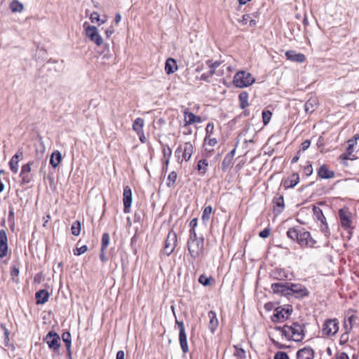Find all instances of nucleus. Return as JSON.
I'll use <instances>...</instances> for the list:
<instances>
[{
    "label": "nucleus",
    "mask_w": 359,
    "mask_h": 359,
    "mask_svg": "<svg viewBox=\"0 0 359 359\" xmlns=\"http://www.w3.org/2000/svg\"><path fill=\"white\" fill-rule=\"evenodd\" d=\"M282 333L287 338L292 337L295 341H301L304 337L303 325L297 322H294L292 325H285L282 328Z\"/></svg>",
    "instance_id": "1"
},
{
    "label": "nucleus",
    "mask_w": 359,
    "mask_h": 359,
    "mask_svg": "<svg viewBox=\"0 0 359 359\" xmlns=\"http://www.w3.org/2000/svg\"><path fill=\"white\" fill-rule=\"evenodd\" d=\"M339 217L341 227L346 231V238L350 240L354 229L353 215L348 208H341L339 210Z\"/></svg>",
    "instance_id": "2"
},
{
    "label": "nucleus",
    "mask_w": 359,
    "mask_h": 359,
    "mask_svg": "<svg viewBox=\"0 0 359 359\" xmlns=\"http://www.w3.org/2000/svg\"><path fill=\"white\" fill-rule=\"evenodd\" d=\"M255 81L252 75L245 71L238 72L233 76V83L238 88H245L252 85Z\"/></svg>",
    "instance_id": "3"
},
{
    "label": "nucleus",
    "mask_w": 359,
    "mask_h": 359,
    "mask_svg": "<svg viewBox=\"0 0 359 359\" xmlns=\"http://www.w3.org/2000/svg\"><path fill=\"white\" fill-rule=\"evenodd\" d=\"M43 341L46 343L48 348L54 353H57L61 346L60 335L53 330H50L43 337Z\"/></svg>",
    "instance_id": "4"
},
{
    "label": "nucleus",
    "mask_w": 359,
    "mask_h": 359,
    "mask_svg": "<svg viewBox=\"0 0 359 359\" xmlns=\"http://www.w3.org/2000/svg\"><path fill=\"white\" fill-rule=\"evenodd\" d=\"M33 163V161H29L22 166L20 173V177L21 178V186H25L34 180L33 174L31 172V167Z\"/></svg>",
    "instance_id": "5"
},
{
    "label": "nucleus",
    "mask_w": 359,
    "mask_h": 359,
    "mask_svg": "<svg viewBox=\"0 0 359 359\" xmlns=\"http://www.w3.org/2000/svg\"><path fill=\"white\" fill-rule=\"evenodd\" d=\"M204 248V238H200L199 241H188V250L191 256L196 258L203 252Z\"/></svg>",
    "instance_id": "6"
},
{
    "label": "nucleus",
    "mask_w": 359,
    "mask_h": 359,
    "mask_svg": "<svg viewBox=\"0 0 359 359\" xmlns=\"http://www.w3.org/2000/svg\"><path fill=\"white\" fill-rule=\"evenodd\" d=\"M177 244V235L173 231H170L165 241L163 252L170 255L174 250Z\"/></svg>",
    "instance_id": "7"
},
{
    "label": "nucleus",
    "mask_w": 359,
    "mask_h": 359,
    "mask_svg": "<svg viewBox=\"0 0 359 359\" xmlns=\"http://www.w3.org/2000/svg\"><path fill=\"white\" fill-rule=\"evenodd\" d=\"M339 330V322L337 319H330L326 320L322 328L323 334L326 336H333Z\"/></svg>",
    "instance_id": "8"
},
{
    "label": "nucleus",
    "mask_w": 359,
    "mask_h": 359,
    "mask_svg": "<svg viewBox=\"0 0 359 359\" xmlns=\"http://www.w3.org/2000/svg\"><path fill=\"white\" fill-rule=\"evenodd\" d=\"M86 23H84L86 34L93 41L97 46H101L103 43V39L99 34L97 27L95 26L88 25L86 27Z\"/></svg>",
    "instance_id": "9"
},
{
    "label": "nucleus",
    "mask_w": 359,
    "mask_h": 359,
    "mask_svg": "<svg viewBox=\"0 0 359 359\" xmlns=\"http://www.w3.org/2000/svg\"><path fill=\"white\" fill-rule=\"evenodd\" d=\"M292 312V308L285 309L278 307L274 311V313L271 317V320L273 323H279L289 318Z\"/></svg>",
    "instance_id": "10"
},
{
    "label": "nucleus",
    "mask_w": 359,
    "mask_h": 359,
    "mask_svg": "<svg viewBox=\"0 0 359 359\" xmlns=\"http://www.w3.org/2000/svg\"><path fill=\"white\" fill-rule=\"evenodd\" d=\"M297 242L302 247H313L316 243V241L312 238L311 233L304 229H300Z\"/></svg>",
    "instance_id": "11"
},
{
    "label": "nucleus",
    "mask_w": 359,
    "mask_h": 359,
    "mask_svg": "<svg viewBox=\"0 0 359 359\" xmlns=\"http://www.w3.org/2000/svg\"><path fill=\"white\" fill-rule=\"evenodd\" d=\"M291 294L295 295L296 297H304L309 294L307 288L301 284L290 283Z\"/></svg>",
    "instance_id": "12"
},
{
    "label": "nucleus",
    "mask_w": 359,
    "mask_h": 359,
    "mask_svg": "<svg viewBox=\"0 0 359 359\" xmlns=\"http://www.w3.org/2000/svg\"><path fill=\"white\" fill-rule=\"evenodd\" d=\"M180 327V334H179V340L181 346V348L182 351L186 353L189 351V347L187 344V334L185 332V329L184 327V324L182 322L177 323Z\"/></svg>",
    "instance_id": "13"
},
{
    "label": "nucleus",
    "mask_w": 359,
    "mask_h": 359,
    "mask_svg": "<svg viewBox=\"0 0 359 359\" xmlns=\"http://www.w3.org/2000/svg\"><path fill=\"white\" fill-rule=\"evenodd\" d=\"M8 253V238L4 229L0 230V258L6 256Z\"/></svg>",
    "instance_id": "14"
},
{
    "label": "nucleus",
    "mask_w": 359,
    "mask_h": 359,
    "mask_svg": "<svg viewBox=\"0 0 359 359\" xmlns=\"http://www.w3.org/2000/svg\"><path fill=\"white\" fill-rule=\"evenodd\" d=\"M315 352L310 346L304 347L297 351L296 353L297 359H313Z\"/></svg>",
    "instance_id": "15"
},
{
    "label": "nucleus",
    "mask_w": 359,
    "mask_h": 359,
    "mask_svg": "<svg viewBox=\"0 0 359 359\" xmlns=\"http://www.w3.org/2000/svg\"><path fill=\"white\" fill-rule=\"evenodd\" d=\"M132 201H133V198H132L131 189L128 186H126L124 187L123 194V202L125 212H129V208L131 206Z\"/></svg>",
    "instance_id": "16"
},
{
    "label": "nucleus",
    "mask_w": 359,
    "mask_h": 359,
    "mask_svg": "<svg viewBox=\"0 0 359 359\" xmlns=\"http://www.w3.org/2000/svg\"><path fill=\"white\" fill-rule=\"evenodd\" d=\"M184 116V128H187L189 125L195 123H201V117L199 116H196L194 113L189 111L188 109H185L183 111Z\"/></svg>",
    "instance_id": "17"
},
{
    "label": "nucleus",
    "mask_w": 359,
    "mask_h": 359,
    "mask_svg": "<svg viewBox=\"0 0 359 359\" xmlns=\"http://www.w3.org/2000/svg\"><path fill=\"white\" fill-rule=\"evenodd\" d=\"M285 57L289 60L300 63L304 62L306 60V57L304 54L297 53L292 50L286 51Z\"/></svg>",
    "instance_id": "18"
},
{
    "label": "nucleus",
    "mask_w": 359,
    "mask_h": 359,
    "mask_svg": "<svg viewBox=\"0 0 359 359\" xmlns=\"http://www.w3.org/2000/svg\"><path fill=\"white\" fill-rule=\"evenodd\" d=\"M299 182V176L297 173H292L287 179L283 180V186L285 189L294 187Z\"/></svg>",
    "instance_id": "19"
},
{
    "label": "nucleus",
    "mask_w": 359,
    "mask_h": 359,
    "mask_svg": "<svg viewBox=\"0 0 359 359\" xmlns=\"http://www.w3.org/2000/svg\"><path fill=\"white\" fill-rule=\"evenodd\" d=\"M318 175L322 179H331L334 177V172L329 170L327 166L323 164L318 170Z\"/></svg>",
    "instance_id": "20"
},
{
    "label": "nucleus",
    "mask_w": 359,
    "mask_h": 359,
    "mask_svg": "<svg viewBox=\"0 0 359 359\" xmlns=\"http://www.w3.org/2000/svg\"><path fill=\"white\" fill-rule=\"evenodd\" d=\"M49 293L46 290H40L35 294L36 304H44L48 301Z\"/></svg>",
    "instance_id": "21"
},
{
    "label": "nucleus",
    "mask_w": 359,
    "mask_h": 359,
    "mask_svg": "<svg viewBox=\"0 0 359 359\" xmlns=\"http://www.w3.org/2000/svg\"><path fill=\"white\" fill-rule=\"evenodd\" d=\"M194 146L191 142H186L184 144L183 149H182V158L184 161H189L192 154L194 153Z\"/></svg>",
    "instance_id": "22"
},
{
    "label": "nucleus",
    "mask_w": 359,
    "mask_h": 359,
    "mask_svg": "<svg viewBox=\"0 0 359 359\" xmlns=\"http://www.w3.org/2000/svg\"><path fill=\"white\" fill-rule=\"evenodd\" d=\"M178 67L177 65V62L173 58H168L167 59L165 64V71L167 74H171L174 73L177 69Z\"/></svg>",
    "instance_id": "23"
},
{
    "label": "nucleus",
    "mask_w": 359,
    "mask_h": 359,
    "mask_svg": "<svg viewBox=\"0 0 359 359\" xmlns=\"http://www.w3.org/2000/svg\"><path fill=\"white\" fill-rule=\"evenodd\" d=\"M236 154V148L233 149L230 152H229L226 156L224 158L222 163V170H225L228 168L232 163V161Z\"/></svg>",
    "instance_id": "24"
},
{
    "label": "nucleus",
    "mask_w": 359,
    "mask_h": 359,
    "mask_svg": "<svg viewBox=\"0 0 359 359\" xmlns=\"http://www.w3.org/2000/svg\"><path fill=\"white\" fill-rule=\"evenodd\" d=\"M209 318V329L211 332H214L218 326V320L215 312L210 311L208 313Z\"/></svg>",
    "instance_id": "25"
},
{
    "label": "nucleus",
    "mask_w": 359,
    "mask_h": 359,
    "mask_svg": "<svg viewBox=\"0 0 359 359\" xmlns=\"http://www.w3.org/2000/svg\"><path fill=\"white\" fill-rule=\"evenodd\" d=\"M62 157L60 151L57 150L54 151L50 156V164L53 168H56L62 161Z\"/></svg>",
    "instance_id": "26"
},
{
    "label": "nucleus",
    "mask_w": 359,
    "mask_h": 359,
    "mask_svg": "<svg viewBox=\"0 0 359 359\" xmlns=\"http://www.w3.org/2000/svg\"><path fill=\"white\" fill-rule=\"evenodd\" d=\"M317 100L316 98H310L304 104V109L307 114H311L317 107Z\"/></svg>",
    "instance_id": "27"
},
{
    "label": "nucleus",
    "mask_w": 359,
    "mask_h": 359,
    "mask_svg": "<svg viewBox=\"0 0 359 359\" xmlns=\"http://www.w3.org/2000/svg\"><path fill=\"white\" fill-rule=\"evenodd\" d=\"M274 209L278 212H281L284 208V198L283 196H277L273 200Z\"/></svg>",
    "instance_id": "28"
},
{
    "label": "nucleus",
    "mask_w": 359,
    "mask_h": 359,
    "mask_svg": "<svg viewBox=\"0 0 359 359\" xmlns=\"http://www.w3.org/2000/svg\"><path fill=\"white\" fill-rule=\"evenodd\" d=\"M240 107L241 109H245L248 105V93L245 91L241 92L238 95Z\"/></svg>",
    "instance_id": "29"
},
{
    "label": "nucleus",
    "mask_w": 359,
    "mask_h": 359,
    "mask_svg": "<svg viewBox=\"0 0 359 359\" xmlns=\"http://www.w3.org/2000/svg\"><path fill=\"white\" fill-rule=\"evenodd\" d=\"M10 8L13 13H20L23 11L24 6L18 0H13L10 4Z\"/></svg>",
    "instance_id": "30"
},
{
    "label": "nucleus",
    "mask_w": 359,
    "mask_h": 359,
    "mask_svg": "<svg viewBox=\"0 0 359 359\" xmlns=\"http://www.w3.org/2000/svg\"><path fill=\"white\" fill-rule=\"evenodd\" d=\"M313 212L316 219L320 222H325L326 221V218L324 216L323 211L320 208L314 205L313 208Z\"/></svg>",
    "instance_id": "31"
},
{
    "label": "nucleus",
    "mask_w": 359,
    "mask_h": 359,
    "mask_svg": "<svg viewBox=\"0 0 359 359\" xmlns=\"http://www.w3.org/2000/svg\"><path fill=\"white\" fill-rule=\"evenodd\" d=\"M144 125V120L141 118H137L135 120L133 124V128L140 135L142 133V127Z\"/></svg>",
    "instance_id": "32"
},
{
    "label": "nucleus",
    "mask_w": 359,
    "mask_h": 359,
    "mask_svg": "<svg viewBox=\"0 0 359 359\" xmlns=\"http://www.w3.org/2000/svg\"><path fill=\"white\" fill-rule=\"evenodd\" d=\"M208 162L205 159L200 160L197 164V170L200 174L204 175L207 172Z\"/></svg>",
    "instance_id": "33"
},
{
    "label": "nucleus",
    "mask_w": 359,
    "mask_h": 359,
    "mask_svg": "<svg viewBox=\"0 0 359 359\" xmlns=\"http://www.w3.org/2000/svg\"><path fill=\"white\" fill-rule=\"evenodd\" d=\"M20 273L19 266L17 264H13L11 267V276L13 282L18 283V275Z\"/></svg>",
    "instance_id": "34"
},
{
    "label": "nucleus",
    "mask_w": 359,
    "mask_h": 359,
    "mask_svg": "<svg viewBox=\"0 0 359 359\" xmlns=\"http://www.w3.org/2000/svg\"><path fill=\"white\" fill-rule=\"evenodd\" d=\"M62 339L65 344L67 351L72 347V336L69 332H65L62 334Z\"/></svg>",
    "instance_id": "35"
},
{
    "label": "nucleus",
    "mask_w": 359,
    "mask_h": 359,
    "mask_svg": "<svg viewBox=\"0 0 359 359\" xmlns=\"http://www.w3.org/2000/svg\"><path fill=\"white\" fill-rule=\"evenodd\" d=\"M299 231L294 227L290 228L287 231V236L291 240L297 241Z\"/></svg>",
    "instance_id": "36"
},
{
    "label": "nucleus",
    "mask_w": 359,
    "mask_h": 359,
    "mask_svg": "<svg viewBox=\"0 0 359 359\" xmlns=\"http://www.w3.org/2000/svg\"><path fill=\"white\" fill-rule=\"evenodd\" d=\"M81 222L79 220H76L73 222L71 226V231L74 236H79L81 233Z\"/></svg>",
    "instance_id": "37"
},
{
    "label": "nucleus",
    "mask_w": 359,
    "mask_h": 359,
    "mask_svg": "<svg viewBox=\"0 0 359 359\" xmlns=\"http://www.w3.org/2000/svg\"><path fill=\"white\" fill-rule=\"evenodd\" d=\"M110 237L108 233H104L102 236L101 251H104L109 244Z\"/></svg>",
    "instance_id": "38"
},
{
    "label": "nucleus",
    "mask_w": 359,
    "mask_h": 359,
    "mask_svg": "<svg viewBox=\"0 0 359 359\" xmlns=\"http://www.w3.org/2000/svg\"><path fill=\"white\" fill-rule=\"evenodd\" d=\"M212 212V208L210 205L206 206L205 209L203 210V214H202V220L205 222H208L210 219V215Z\"/></svg>",
    "instance_id": "39"
},
{
    "label": "nucleus",
    "mask_w": 359,
    "mask_h": 359,
    "mask_svg": "<svg viewBox=\"0 0 359 359\" xmlns=\"http://www.w3.org/2000/svg\"><path fill=\"white\" fill-rule=\"evenodd\" d=\"M262 115L263 124L264 126H266L271 118L272 113L269 110H264Z\"/></svg>",
    "instance_id": "40"
},
{
    "label": "nucleus",
    "mask_w": 359,
    "mask_h": 359,
    "mask_svg": "<svg viewBox=\"0 0 359 359\" xmlns=\"http://www.w3.org/2000/svg\"><path fill=\"white\" fill-rule=\"evenodd\" d=\"M340 158L342 160L343 165L345 166H348L347 161L348 160H354L356 158L355 157L354 155L348 154V153L346 151V152L343 153L342 154H341Z\"/></svg>",
    "instance_id": "41"
},
{
    "label": "nucleus",
    "mask_w": 359,
    "mask_h": 359,
    "mask_svg": "<svg viewBox=\"0 0 359 359\" xmlns=\"http://www.w3.org/2000/svg\"><path fill=\"white\" fill-rule=\"evenodd\" d=\"M18 160H16L13 157L9 161L10 169L14 174H16L18 172Z\"/></svg>",
    "instance_id": "42"
},
{
    "label": "nucleus",
    "mask_w": 359,
    "mask_h": 359,
    "mask_svg": "<svg viewBox=\"0 0 359 359\" xmlns=\"http://www.w3.org/2000/svg\"><path fill=\"white\" fill-rule=\"evenodd\" d=\"M177 180V173L175 171L170 172L168 177V182L167 183L168 187L174 185Z\"/></svg>",
    "instance_id": "43"
},
{
    "label": "nucleus",
    "mask_w": 359,
    "mask_h": 359,
    "mask_svg": "<svg viewBox=\"0 0 359 359\" xmlns=\"http://www.w3.org/2000/svg\"><path fill=\"white\" fill-rule=\"evenodd\" d=\"M210 280H213L212 278H208L205 275L202 274L199 276L198 282L204 286H208L210 285Z\"/></svg>",
    "instance_id": "44"
},
{
    "label": "nucleus",
    "mask_w": 359,
    "mask_h": 359,
    "mask_svg": "<svg viewBox=\"0 0 359 359\" xmlns=\"http://www.w3.org/2000/svg\"><path fill=\"white\" fill-rule=\"evenodd\" d=\"M90 20L92 22H98L99 25L103 24L105 21L104 20H101L100 18V15L97 12H93L90 15Z\"/></svg>",
    "instance_id": "45"
},
{
    "label": "nucleus",
    "mask_w": 359,
    "mask_h": 359,
    "mask_svg": "<svg viewBox=\"0 0 359 359\" xmlns=\"http://www.w3.org/2000/svg\"><path fill=\"white\" fill-rule=\"evenodd\" d=\"M280 294L285 296L291 295L290 283H287L283 284V289L280 290Z\"/></svg>",
    "instance_id": "46"
},
{
    "label": "nucleus",
    "mask_w": 359,
    "mask_h": 359,
    "mask_svg": "<svg viewBox=\"0 0 359 359\" xmlns=\"http://www.w3.org/2000/svg\"><path fill=\"white\" fill-rule=\"evenodd\" d=\"M284 283H275L271 285V289L273 290L274 293L280 294V290L283 289Z\"/></svg>",
    "instance_id": "47"
},
{
    "label": "nucleus",
    "mask_w": 359,
    "mask_h": 359,
    "mask_svg": "<svg viewBox=\"0 0 359 359\" xmlns=\"http://www.w3.org/2000/svg\"><path fill=\"white\" fill-rule=\"evenodd\" d=\"M88 250V247L86 245L81 246L80 248L76 247V250H74V254L75 255L79 256L82 254H84Z\"/></svg>",
    "instance_id": "48"
},
{
    "label": "nucleus",
    "mask_w": 359,
    "mask_h": 359,
    "mask_svg": "<svg viewBox=\"0 0 359 359\" xmlns=\"http://www.w3.org/2000/svg\"><path fill=\"white\" fill-rule=\"evenodd\" d=\"M320 223H321V226H320L321 231L324 233V235L326 237H328L330 236V230H329L327 222L325 221V222H320Z\"/></svg>",
    "instance_id": "49"
},
{
    "label": "nucleus",
    "mask_w": 359,
    "mask_h": 359,
    "mask_svg": "<svg viewBox=\"0 0 359 359\" xmlns=\"http://www.w3.org/2000/svg\"><path fill=\"white\" fill-rule=\"evenodd\" d=\"M220 62H218V61H215V62H212L210 63V65H209V67H210V71H209V73H210V75H214L215 73V69L220 65Z\"/></svg>",
    "instance_id": "50"
},
{
    "label": "nucleus",
    "mask_w": 359,
    "mask_h": 359,
    "mask_svg": "<svg viewBox=\"0 0 359 359\" xmlns=\"http://www.w3.org/2000/svg\"><path fill=\"white\" fill-rule=\"evenodd\" d=\"M274 359H289V356L285 352L278 351L275 354Z\"/></svg>",
    "instance_id": "51"
},
{
    "label": "nucleus",
    "mask_w": 359,
    "mask_h": 359,
    "mask_svg": "<svg viewBox=\"0 0 359 359\" xmlns=\"http://www.w3.org/2000/svg\"><path fill=\"white\" fill-rule=\"evenodd\" d=\"M171 149L169 148V147H163V156L165 158V163H168V158L171 155Z\"/></svg>",
    "instance_id": "52"
},
{
    "label": "nucleus",
    "mask_w": 359,
    "mask_h": 359,
    "mask_svg": "<svg viewBox=\"0 0 359 359\" xmlns=\"http://www.w3.org/2000/svg\"><path fill=\"white\" fill-rule=\"evenodd\" d=\"M1 328L4 331V336H5V342H8L10 339H9V334H10V332L8 331V330L6 328V325L4 324H1Z\"/></svg>",
    "instance_id": "53"
},
{
    "label": "nucleus",
    "mask_w": 359,
    "mask_h": 359,
    "mask_svg": "<svg viewBox=\"0 0 359 359\" xmlns=\"http://www.w3.org/2000/svg\"><path fill=\"white\" fill-rule=\"evenodd\" d=\"M199 240H200V238H197V235H196L195 229H190L189 238L188 241H199Z\"/></svg>",
    "instance_id": "54"
},
{
    "label": "nucleus",
    "mask_w": 359,
    "mask_h": 359,
    "mask_svg": "<svg viewBox=\"0 0 359 359\" xmlns=\"http://www.w3.org/2000/svg\"><path fill=\"white\" fill-rule=\"evenodd\" d=\"M235 355L241 359L245 358V352L243 348H236Z\"/></svg>",
    "instance_id": "55"
},
{
    "label": "nucleus",
    "mask_w": 359,
    "mask_h": 359,
    "mask_svg": "<svg viewBox=\"0 0 359 359\" xmlns=\"http://www.w3.org/2000/svg\"><path fill=\"white\" fill-rule=\"evenodd\" d=\"M22 156H23V149H22V148H20V149H18L16 154L14 156H13V158L16 160H18V161H19L20 159L22 158Z\"/></svg>",
    "instance_id": "56"
},
{
    "label": "nucleus",
    "mask_w": 359,
    "mask_h": 359,
    "mask_svg": "<svg viewBox=\"0 0 359 359\" xmlns=\"http://www.w3.org/2000/svg\"><path fill=\"white\" fill-rule=\"evenodd\" d=\"M334 359H349V357L347 353L341 352L337 353L334 356Z\"/></svg>",
    "instance_id": "57"
},
{
    "label": "nucleus",
    "mask_w": 359,
    "mask_h": 359,
    "mask_svg": "<svg viewBox=\"0 0 359 359\" xmlns=\"http://www.w3.org/2000/svg\"><path fill=\"white\" fill-rule=\"evenodd\" d=\"M270 234V229H264L262 231L259 232V236L263 238H268Z\"/></svg>",
    "instance_id": "58"
},
{
    "label": "nucleus",
    "mask_w": 359,
    "mask_h": 359,
    "mask_svg": "<svg viewBox=\"0 0 359 359\" xmlns=\"http://www.w3.org/2000/svg\"><path fill=\"white\" fill-rule=\"evenodd\" d=\"M214 130V125L212 123H208L205 128V131L208 135H211L213 133Z\"/></svg>",
    "instance_id": "59"
},
{
    "label": "nucleus",
    "mask_w": 359,
    "mask_h": 359,
    "mask_svg": "<svg viewBox=\"0 0 359 359\" xmlns=\"http://www.w3.org/2000/svg\"><path fill=\"white\" fill-rule=\"evenodd\" d=\"M311 144V142L309 140L304 141L301 144V150L306 151Z\"/></svg>",
    "instance_id": "60"
},
{
    "label": "nucleus",
    "mask_w": 359,
    "mask_h": 359,
    "mask_svg": "<svg viewBox=\"0 0 359 359\" xmlns=\"http://www.w3.org/2000/svg\"><path fill=\"white\" fill-rule=\"evenodd\" d=\"M304 172L307 176L311 175L313 172L312 165L310 164L309 165L305 166L304 168Z\"/></svg>",
    "instance_id": "61"
},
{
    "label": "nucleus",
    "mask_w": 359,
    "mask_h": 359,
    "mask_svg": "<svg viewBox=\"0 0 359 359\" xmlns=\"http://www.w3.org/2000/svg\"><path fill=\"white\" fill-rule=\"evenodd\" d=\"M212 75H210V73L208 74H203L201 77H200V80L201 81H205L206 82H210V77H211Z\"/></svg>",
    "instance_id": "62"
},
{
    "label": "nucleus",
    "mask_w": 359,
    "mask_h": 359,
    "mask_svg": "<svg viewBox=\"0 0 359 359\" xmlns=\"http://www.w3.org/2000/svg\"><path fill=\"white\" fill-rule=\"evenodd\" d=\"M348 339V334L347 332L344 333L340 338V344H345Z\"/></svg>",
    "instance_id": "63"
},
{
    "label": "nucleus",
    "mask_w": 359,
    "mask_h": 359,
    "mask_svg": "<svg viewBox=\"0 0 359 359\" xmlns=\"http://www.w3.org/2000/svg\"><path fill=\"white\" fill-rule=\"evenodd\" d=\"M125 358V353L123 351L121 350L118 351L116 353V359H124Z\"/></svg>",
    "instance_id": "64"
}]
</instances>
